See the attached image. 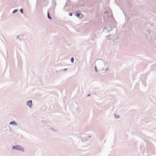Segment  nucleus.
I'll return each mask as SVG.
<instances>
[{"instance_id": "1", "label": "nucleus", "mask_w": 156, "mask_h": 156, "mask_svg": "<svg viewBox=\"0 0 156 156\" xmlns=\"http://www.w3.org/2000/svg\"><path fill=\"white\" fill-rule=\"evenodd\" d=\"M12 148L14 149L17 150L21 151H23V148L20 146L19 145H16L13 146Z\"/></svg>"}, {"instance_id": "2", "label": "nucleus", "mask_w": 156, "mask_h": 156, "mask_svg": "<svg viewBox=\"0 0 156 156\" xmlns=\"http://www.w3.org/2000/svg\"><path fill=\"white\" fill-rule=\"evenodd\" d=\"M27 105L30 107H31L32 105V101L31 100L28 101L27 102Z\"/></svg>"}, {"instance_id": "3", "label": "nucleus", "mask_w": 156, "mask_h": 156, "mask_svg": "<svg viewBox=\"0 0 156 156\" xmlns=\"http://www.w3.org/2000/svg\"><path fill=\"white\" fill-rule=\"evenodd\" d=\"M10 124L11 125H16V123L15 122H12L10 123Z\"/></svg>"}, {"instance_id": "4", "label": "nucleus", "mask_w": 156, "mask_h": 156, "mask_svg": "<svg viewBox=\"0 0 156 156\" xmlns=\"http://www.w3.org/2000/svg\"><path fill=\"white\" fill-rule=\"evenodd\" d=\"M48 18L50 19H51V18L49 15V13L48 12Z\"/></svg>"}, {"instance_id": "5", "label": "nucleus", "mask_w": 156, "mask_h": 156, "mask_svg": "<svg viewBox=\"0 0 156 156\" xmlns=\"http://www.w3.org/2000/svg\"><path fill=\"white\" fill-rule=\"evenodd\" d=\"M71 61L72 62H74V58H72L71 59Z\"/></svg>"}, {"instance_id": "6", "label": "nucleus", "mask_w": 156, "mask_h": 156, "mask_svg": "<svg viewBox=\"0 0 156 156\" xmlns=\"http://www.w3.org/2000/svg\"><path fill=\"white\" fill-rule=\"evenodd\" d=\"M20 11L22 13H23V10L22 9H21L20 10Z\"/></svg>"}, {"instance_id": "7", "label": "nucleus", "mask_w": 156, "mask_h": 156, "mask_svg": "<svg viewBox=\"0 0 156 156\" xmlns=\"http://www.w3.org/2000/svg\"><path fill=\"white\" fill-rule=\"evenodd\" d=\"M17 11V10H14L13 11V13H15V12H16Z\"/></svg>"}, {"instance_id": "8", "label": "nucleus", "mask_w": 156, "mask_h": 156, "mask_svg": "<svg viewBox=\"0 0 156 156\" xmlns=\"http://www.w3.org/2000/svg\"><path fill=\"white\" fill-rule=\"evenodd\" d=\"M76 16L77 17H79L80 16V14L79 13H77L76 15Z\"/></svg>"}, {"instance_id": "9", "label": "nucleus", "mask_w": 156, "mask_h": 156, "mask_svg": "<svg viewBox=\"0 0 156 156\" xmlns=\"http://www.w3.org/2000/svg\"><path fill=\"white\" fill-rule=\"evenodd\" d=\"M69 15L70 16H72V14L71 13H69Z\"/></svg>"}, {"instance_id": "10", "label": "nucleus", "mask_w": 156, "mask_h": 156, "mask_svg": "<svg viewBox=\"0 0 156 156\" xmlns=\"http://www.w3.org/2000/svg\"><path fill=\"white\" fill-rule=\"evenodd\" d=\"M95 70L96 71V72H97V68H96V66H95Z\"/></svg>"}]
</instances>
